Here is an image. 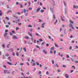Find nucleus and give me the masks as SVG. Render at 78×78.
Segmentation results:
<instances>
[{
	"label": "nucleus",
	"mask_w": 78,
	"mask_h": 78,
	"mask_svg": "<svg viewBox=\"0 0 78 78\" xmlns=\"http://www.w3.org/2000/svg\"><path fill=\"white\" fill-rule=\"evenodd\" d=\"M73 7L74 8H75L76 9H78V6L77 5H74Z\"/></svg>",
	"instance_id": "1"
},
{
	"label": "nucleus",
	"mask_w": 78,
	"mask_h": 78,
	"mask_svg": "<svg viewBox=\"0 0 78 78\" xmlns=\"http://www.w3.org/2000/svg\"><path fill=\"white\" fill-rule=\"evenodd\" d=\"M65 76L66 78H69V75L67 74H65Z\"/></svg>",
	"instance_id": "2"
},
{
	"label": "nucleus",
	"mask_w": 78,
	"mask_h": 78,
	"mask_svg": "<svg viewBox=\"0 0 78 78\" xmlns=\"http://www.w3.org/2000/svg\"><path fill=\"white\" fill-rule=\"evenodd\" d=\"M45 25V23H43L41 25V27L43 28H44Z\"/></svg>",
	"instance_id": "3"
},
{
	"label": "nucleus",
	"mask_w": 78,
	"mask_h": 78,
	"mask_svg": "<svg viewBox=\"0 0 78 78\" xmlns=\"http://www.w3.org/2000/svg\"><path fill=\"white\" fill-rule=\"evenodd\" d=\"M8 70H4V73H5V74H7V73L8 72Z\"/></svg>",
	"instance_id": "4"
},
{
	"label": "nucleus",
	"mask_w": 78,
	"mask_h": 78,
	"mask_svg": "<svg viewBox=\"0 0 78 78\" xmlns=\"http://www.w3.org/2000/svg\"><path fill=\"white\" fill-rule=\"evenodd\" d=\"M40 9H41V8L37 9L36 10V12H38L39 11Z\"/></svg>",
	"instance_id": "5"
},
{
	"label": "nucleus",
	"mask_w": 78,
	"mask_h": 78,
	"mask_svg": "<svg viewBox=\"0 0 78 78\" xmlns=\"http://www.w3.org/2000/svg\"><path fill=\"white\" fill-rule=\"evenodd\" d=\"M54 50V47H51L50 49V51H53Z\"/></svg>",
	"instance_id": "6"
},
{
	"label": "nucleus",
	"mask_w": 78,
	"mask_h": 78,
	"mask_svg": "<svg viewBox=\"0 0 78 78\" xmlns=\"http://www.w3.org/2000/svg\"><path fill=\"white\" fill-rule=\"evenodd\" d=\"M13 39H17V37L16 36H14L13 37Z\"/></svg>",
	"instance_id": "7"
},
{
	"label": "nucleus",
	"mask_w": 78,
	"mask_h": 78,
	"mask_svg": "<svg viewBox=\"0 0 78 78\" xmlns=\"http://www.w3.org/2000/svg\"><path fill=\"white\" fill-rule=\"evenodd\" d=\"M28 34L30 36H31V37H33V34H30V32H28Z\"/></svg>",
	"instance_id": "8"
},
{
	"label": "nucleus",
	"mask_w": 78,
	"mask_h": 78,
	"mask_svg": "<svg viewBox=\"0 0 78 78\" xmlns=\"http://www.w3.org/2000/svg\"><path fill=\"white\" fill-rule=\"evenodd\" d=\"M12 12V11L11 10H8L7 11V14H8V13H9V12L11 13Z\"/></svg>",
	"instance_id": "9"
},
{
	"label": "nucleus",
	"mask_w": 78,
	"mask_h": 78,
	"mask_svg": "<svg viewBox=\"0 0 78 78\" xmlns=\"http://www.w3.org/2000/svg\"><path fill=\"white\" fill-rule=\"evenodd\" d=\"M63 3H64V6H67V4H66V2L65 1H63Z\"/></svg>",
	"instance_id": "10"
},
{
	"label": "nucleus",
	"mask_w": 78,
	"mask_h": 78,
	"mask_svg": "<svg viewBox=\"0 0 78 78\" xmlns=\"http://www.w3.org/2000/svg\"><path fill=\"white\" fill-rule=\"evenodd\" d=\"M57 23H58V20L56 19V22H55V23H54V25H56V24Z\"/></svg>",
	"instance_id": "11"
},
{
	"label": "nucleus",
	"mask_w": 78,
	"mask_h": 78,
	"mask_svg": "<svg viewBox=\"0 0 78 78\" xmlns=\"http://www.w3.org/2000/svg\"><path fill=\"white\" fill-rule=\"evenodd\" d=\"M19 5H20V7L21 8H23V5L20 4H19Z\"/></svg>",
	"instance_id": "12"
},
{
	"label": "nucleus",
	"mask_w": 78,
	"mask_h": 78,
	"mask_svg": "<svg viewBox=\"0 0 78 78\" xmlns=\"http://www.w3.org/2000/svg\"><path fill=\"white\" fill-rule=\"evenodd\" d=\"M7 35H8V34L7 33H5L4 34V37H6Z\"/></svg>",
	"instance_id": "13"
},
{
	"label": "nucleus",
	"mask_w": 78,
	"mask_h": 78,
	"mask_svg": "<svg viewBox=\"0 0 78 78\" xmlns=\"http://www.w3.org/2000/svg\"><path fill=\"white\" fill-rule=\"evenodd\" d=\"M2 47L3 48H5V44H2Z\"/></svg>",
	"instance_id": "14"
},
{
	"label": "nucleus",
	"mask_w": 78,
	"mask_h": 78,
	"mask_svg": "<svg viewBox=\"0 0 78 78\" xmlns=\"http://www.w3.org/2000/svg\"><path fill=\"white\" fill-rule=\"evenodd\" d=\"M7 64H9V65H10V66H11V65H12V64H11V62H7Z\"/></svg>",
	"instance_id": "15"
},
{
	"label": "nucleus",
	"mask_w": 78,
	"mask_h": 78,
	"mask_svg": "<svg viewBox=\"0 0 78 78\" xmlns=\"http://www.w3.org/2000/svg\"><path fill=\"white\" fill-rule=\"evenodd\" d=\"M54 44L55 45V47H58V44H56V43H54Z\"/></svg>",
	"instance_id": "16"
},
{
	"label": "nucleus",
	"mask_w": 78,
	"mask_h": 78,
	"mask_svg": "<svg viewBox=\"0 0 78 78\" xmlns=\"http://www.w3.org/2000/svg\"><path fill=\"white\" fill-rule=\"evenodd\" d=\"M69 22H70V23H71V24H73V21H72L71 20H70Z\"/></svg>",
	"instance_id": "17"
},
{
	"label": "nucleus",
	"mask_w": 78,
	"mask_h": 78,
	"mask_svg": "<svg viewBox=\"0 0 78 78\" xmlns=\"http://www.w3.org/2000/svg\"><path fill=\"white\" fill-rule=\"evenodd\" d=\"M36 48H39V50H40L41 49V48H39V46H38L37 45H36Z\"/></svg>",
	"instance_id": "18"
},
{
	"label": "nucleus",
	"mask_w": 78,
	"mask_h": 78,
	"mask_svg": "<svg viewBox=\"0 0 78 78\" xmlns=\"http://www.w3.org/2000/svg\"><path fill=\"white\" fill-rule=\"evenodd\" d=\"M54 66L55 67L56 66L57 67H59V66H58V64H57V63H56L54 65Z\"/></svg>",
	"instance_id": "19"
},
{
	"label": "nucleus",
	"mask_w": 78,
	"mask_h": 78,
	"mask_svg": "<svg viewBox=\"0 0 78 78\" xmlns=\"http://www.w3.org/2000/svg\"><path fill=\"white\" fill-rule=\"evenodd\" d=\"M16 56H19V53L17 52H16Z\"/></svg>",
	"instance_id": "20"
},
{
	"label": "nucleus",
	"mask_w": 78,
	"mask_h": 78,
	"mask_svg": "<svg viewBox=\"0 0 78 78\" xmlns=\"http://www.w3.org/2000/svg\"><path fill=\"white\" fill-rule=\"evenodd\" d=\"M10 44H11V43H10V42H9V44H8L7 46V48H9V45H10Z\"/></svg>",
	"instance_id": "21"
},
{
	"label": "nucleus",
	"mask_w": 78,
	"mask_h": 78,
	"mask_svg": "<svg viewBox=\"0 0 78 78\" xmlns=\"http://www.w3.org/2000/svg\"><path fill=\"white\" fill-rule=\"evenodd\" d=\"M73 24H71V23H70V24H69V26L71 27H71H73Z\"/></svg>",
	"instance_id": "22"
},
{
	"label": "nucleus",
	"mask_w": 78,
	"mask_h": 78,
	"mask_svg": "<svg viewBox=\"0 0 78 78\" xmlns=\"http://www.w3.org/2000/svg\"><path fill=\"white\" fill-rule=\"evenodd\" d=\"M6 56H7V57H8L9 56V54L7 53L5 54Z\"/></svg>",
	"instance_id": "23"
},
{
	"label": "nucleus",
	"mask_w": 78,
	"mask_h": 78,
	"mask_svg": "<svg viewBox=\"0 0 78 78\" xmlns=\"http://www.w3.org/2000/svg\"><path fill=\"white\" fill-rule=\"evenodd\" d=\"M3 68H4V69H6V66L5 65H4L3 66Z\"/></svg>",
	"instance_id": "24"
},
{
	"label": "nucleus",
	"mask_w": 78,
	"mask_h": 78,
	"mask_svg": "<svg viewBox=\"0 0 78 78\" xmlns=\"http://www.w3.org/2000/svg\"><path fill=\"white\" fill-rule=\"evenodd\" d=\"M36 65V63L34 62L33 63L32 66H34Z\"/></svg>",
	"instance_id": "25"
},
{
	"label": "nucleus",
	"mask_w": 78,
	"mask_h": 78,
	"mask_svg": "<svg viewBox=\"0 0 78 78\" xmlns=\"http://www.w3.org/2000/svg\"><path fill=\"white\" fill-rule=\"evenodd\" d=\"M20 66H23V65H24V63H21L20 64Z\"/></svg>",
	"instance_id": "26"
},
{
	"label": "nucleus",
	"mask_w": 78,
	"mask_h": 78,
	"mask_svg": "<svg viewBox=\"0 0 78 78\" xmlns=\"http://www.w3.org/2000/svg\"><path fill=\"white\" fill-rule=\"evenodd\" d=\"M35 35H36V36H40V35L39 34H38V33L35 34Z\"/></svg>",
	"instance_id": "27"
},
{
	"label": "nucleus",
	"mask_w": 78,
	"mask_h": 78,
	"mask_svg": "<svg viewBox=\"0 0 78 78\" xmlns=\"http://www.w3.org/2000/svg\"><path fill=\"white\" fill-rule=\"evenodd\" d=\"M39 41L40 42H42V41H43V40L41 38L39 40Z\"/></svg>",
	"instance_id": "28"
},
{
	"label": "nucleus",
	"mask_w": 78,
	"mask_h": 78,
	"mask_svg": "<svg viewBox=\"0 0 78 78\" xmlns=\"http://www.w3.org/2000/svg\"><path fill=\"white\" fill-rule=\"evenodd\" d=\"M28 27H30V28H32V26L31 25H28Z\"/></svg>",
	"instance_id": "29"
},
{
	"label": "nucleus",
	"mask_w": 78,
	"mask_h": 78,
	"mask_svg": "<svg viewBox=\"0 0 78 78\" xmlns=\"http://www.w3.org/2000/svg\"><path fill=\"white\" fill-rule=\"evenodd\" d=\"M46 75H49V73H48V71H46Z\"/></svg>",
	"instance_id": "30"
},
{
	"label": "nucleus",
	"mask_w": 78,
	"mask_h": 78,
	"mask_svg": "<svg viewBox=\"0 0 78 78\" xmlns=\"http://www.w3.org/2000/svg\"><path fill=\"white\" fill-rule=\"evenodd\" d=\"M44 11V10H41L40 11V12H41V13H42V12H43Z\"/></svg>",
	"instance_id": "31"
},
{
	"label": "nucleus",
	"mask_w": 78,
	"mask_h": 78,
	"mask_svg": "<svg viewBox=\"0 0 78 78\" xmlns=\"http://www.w3.org/2000/svg\"><path fill=\"white\" fill-rule=\"evenodd\" d=\"M32 8L31 7H29V8L28 10H32Z\"/></svg>",
	"instance_id": "32"
},
{
	"label": "nucleus",
	"mask_w": 78,
	"mask_h": 78,
	"mask_svg": "<svg viewBox=\"0 0 78 78\" xmlns=\"http://www.w3.org/2000/svg\"><path fill=\"white\" fill-rule=\"evenodd\" d=\"M23 50H24V52H26V48H23Z\"/></svg>",
	"instance_id": "33"
},
{
	"label": "nucleus",
	"mask_w": 78,
	"mask_h": 78,
	"mask_svg": "<svg viewBox=\"0 0 78 78\" xmlns=\"http://www.w3.org/2000/svg\"><path fill=\"white\" fill-rule=\"evenodd\" d=\"M18 25L19 26L22 25V23H18Z\"/></svg>",
	"instance_id": "34"
},
{
	"label": "nucleus",
	"mask_w": 78,
	"mask_h": 78,
	"mask_svg": "<svg viewBox=\"0 0 78 78\" xmlns=\"http://www.w3.org/2000/svg\"><path fill=\"white\" fill-rule=\"evenodd\" d=\"M62 67H66V66L64 65H63L62 66Z\"/></svg>",
	"instance_id": "35"
},
{
	"label": "nucleus",
	"mask_w": 78,
	"mask_h": 78,
	"mask_svg": "<svg viewBox=\"0 0 78 78\" xmlns=\"http://www.w3.org/2000/svg\"><path fill=\"white\" fill-rule=\"evenodd\" d=\"M66 57L67 58H70V56H69V55H66Z\"/></svg>",
	"instance_id": "36"
},
{
	"label": "nucleus",
	"mask_w": 78,
	"mask_h": 78,
	"mask_svg": "<svg viewBox=\"0 0 78 78\" xmlns=\"http://www.w3.org/2000/svg\"><path fill=\"white\" fill-rule=\"evenodd\" d=\"M33 44V43L30 42H29V44H30V45H32V44Z\"/></svg>",
	"instance_id": "37"
},
{
	"label": "nucleus",
	"mask_w": 78,
	"mask_h": 78,
	"mask_svg": "<svg viewBox=\"0 0 78 78\" xmlns=\"http://www.w3.org/2000/svg\"><path fill=\"white\" fill-rule=\"evenodd\" d=\"M9 49L12 52L13 51V48H11V49Z\"/></svg>",
	"instance_id": "38"
},
{
	"label": "nucleus",
	"mask_w": 78,
	"mask_h": 78,
	"mask_svg": "<svg viewBox=\"0 0 78 78\" xmlns=\"http://www.w3.org/2000/svg\"><path fill=\"white\" fill-rule=\"evenodd\" d=\"M12 55H13V56H15V54L14 53V52H12Z\"/></svg>",
	"instance_id": "39"
},
{
	"label": "nucleus",
	"mask_w": 78,
	"mask_h": 78,
	"mask_svg": "<svg viewBox=\"0 0 78 78\" xmlns=\"http://www.w3.org/2000/svg\"><path fill=\"white\" fill-rule=\"evenodd\" d=\"M52 64H54V60H53L52 61Z\"/></svg>",
	"instance_id": "40"
},
{
	"label": "nucleus",
	"mask_w": 78,
	"mask_h": 78,
	"mask_svg": "<svg viewBox=\"0 0 78 78\" xmlns=\"http://www.w3.org/2000/svg\"><path fill=\"white\" fill-rule=\"evenodd\" d=\"M36 64H37V66L39 65V63H38V62H36Z\"/></svg>",
	"instance_id": "41"
},
{
	"label": "nucleus",
	"mask_w": 78,
	"mask_h": 78,
	"mask_svg": "<svg viewBox=\"0 0 78 78\" xmlns=\"http://www.w3.org/2000/svg\"><path fill=\"white\" fill-rule=\"evenodd\" d=\"M25 16H28V13H25Z\"/></svg>",
	"instance_id": "42"
},
{
	"label": "nucleus",
	"mask_w": 78,
	"mask_h": 78,
	"mask_svg": "<svg viewBox=\"0 0 78 78\" xmlns=\"http://www.w3.org/2000/svg\"><path fill=\"white\" fill-rule=\"evenodd\" d=\"M60 41H61V42H63V40L61 38L60 39Z\"/></svg>",
	"instance_id": "43"
},
{
	"label": "nucleus",
	"mask_w": 78,
	"mask_h": 78,
	"mask_svg": "<svg viewBox=\"0 0 78 78\" xmlns=\"http://www.w3.org/2000/svg\"><path fill=\"white\" fill-rule=\"evenodd\" d=\"M61 19H62V21H64V20L63 19L62 16H61Z\"/></svg>",
	"instance_id": "44"
},
{
	"label": "nucleus",
	"mask_w": 78,
	"mask_h": 78,
	"mask_svg": "<svg viewBox=\"0 0 78 78\" xmlns=\"http://www.w3.org/2000/svg\"><path fill=\"white\" fill-rule=\"evenodd\" d=\"M36 70V68H34V69H33L32 71L33 72H35V70Z\"/></svg>",
	"instance_id": "45"
},
{
	"label": "nucleus",
	"mask_w": 78,
	"mask_h": 78,
	"mask_svg": "<svg viewBox=\"0 0 78 78\" xmlns=\"http://www.w3.org/2000/svg\"><path fill=\"white\" fill-rule=\"evenodd\" d=\"M6 19H7V20H9V18L8 17H6Z\"/></svg>",
	"instance_id": "46"
},
{
	"label": "nucleus",
	"mask_w": 78,
	"mask_h": 78,
	"mask_svg": "<svg viewBox=\"0 0 78 78\" xmlns=\"http://www.w3.org/2000/svg\"><path fill=\"white\" fill-rule=\"evenodd\" d=\"M9 33H10V35H11V36H12L13 35V34H12L11 33V32H9Z\"/></svg>",
	"instance_id": "47"
},
{
	"label": "nucleus",
	"mask_w": 78,
	"mask_h": 78,
	"mask_svg": "<svg viewBox=\"0 0 78 78\" xmlns=\"http://www.w3.org/2000/svg\"><path fill=\"white\" fill-rule=\"evenodd\" d=\"M49 45V44H48V43H47V44H46V46H47V47H48V46Z\"/></svg>",
	"instance_id": "48"
},
{
	"label": "nucleus",
	"mask_w": 78,
	"mask_h": 78,
	"mask_svg": "<svg viewBox=\"0 0 78 78\" xmlns=\"http://www.w3.org/2000/svg\"><path fill=\"white\" fill-rule=\"evenodd\" d=\"M48 37H49V39H51V36H49Z\"/></svg>",
	"instance_id": "49"
},
{
	"label": "nucleus",
	"mask_w": 78,
	"mask_h": 78,
	"mask_svg": "<svg viewBox=\"0 0 78 78\" xmlns=\"http://www.w3.org/2000/svg\"><path fill=\"white\" fill-rule=\"evenodd\" d=\"M62 27L64 28V27H66V26L65 25H62Z\"/></svg>",
	"instance_id": "50"
},
{
	"label": "nucleus",
	"mask_w": 78,
	"mask_h": 78,
	"mask_svg": "<svg viewBox=\"0 0 78 78\" xmlns=\"http://www.w3.org/2000/svg\"><path fill=\"white\" fill-rule=\"evenodd\" d=\"M63 36H64V35H63L62 34L60 35L61 37H63Z\"/></svg>",
	"instance_id": "51"
},
{
	"label": "nucleus",
	"mask_w": 78,
	"mask_h": 78,
	"mask_svg": "<svg viewBox=\"0 0 78 78\" xmlns=\"http://www.w3.org/2000/svg\"><path fill=\"white\" fill-rule=\"evenodd\" d=\"M54 55H55V54H56V51H54Z\"/></svg>",
	"instance_id": "52"
},
{
	"label": "nucleus",
	"mask_w": 78,
	"mask_h": 78,
	"mask_svg": "<svg viewBox=\"0 0 78 78\" xmlns=\"http://www.w3.org/2000/svg\"><path fill=\"white\" fill-rule=\"evenodd\" d=\"M26 74L27 75H30V73L29 72V71L28 72V73H26Z\"/></svg>",
	"instance_id": "53"
},
{
	"label": "nucleus",
	"mask_w": 78,
	"mask_h": 78,
	"mask_svg": "<svg viewBox=\"0 0 78 78\" xmlns=\"http://www.w3.org/2000/svg\"><path fill=\"white\" fill-rule=\"evenodd\" d=\"M38 73L39 74H41V73H42V72L40 71Z\"/></svg>",
	"instance_id": "54"
},
{
	"label": "nucleus",
	"mask_w": 78,
	"mask_h": 78,
	"mask_svg": "<svg viewBox=\"0 0 78 78\" xmlns=\"http://www.w3.org/2000/svg\"><path fill=\"white\" fill-rule=\"evenodd\" d=\"M12 33H13V34H15V32H14V31L12 30Z\"/></svg>",
	"instance_id": "55"
},
{
	"label": "nucleus",
	"mask_w": 78,
	"mask_h": 78,
	"mask_svg": "<svg viewBox=\"0 0 78 78\" xmlns=\"http://www.w3.org/2000/svg\"><path fill=\"white\" fill-rule=\"evenodd\" d=\"M76 48H78V46L77 45L75 46Z\"/></svg>",
	"instance_id": "56"
},
{
	"label": "nucleus",
	"mask_w": 78,
	"mask_h": 78,
	"mask_svg": "<svg viewBox=\"0 0 78 78\" xmlns=\"http://www.w3.org/2000/svg\"><path fill=\"white\" fill-rule=\"evenodd\" d=\"M73 70H71L70 71V73H73Z\"/></svg>",
	"instance_id": "57"
},
{
	"label": "nucleus",
	"mask_w": 78,
	"mask_h": 78,
	"mask_svg": "<svg viewBox=\"0 0 78 78\" xmlns=\"http://www.w3.org/2000/svg\"><path fill=\"white\" fill-rule=\"evenodd\" d=\"M75 63H78V61H75Z\"/></svg>",
	"instance_id": "58"
},
{
	"label": "nucleus",
	"mask_w": 78,
	"mask_h": 78,
	"mask_svg": "<svg viewBox=\"0 0 78 78\" xmlns=\"http://www.w3.org/2000/svg\"><path fill=\"white\" fill-rule=\"evenodd\" d=\"M71 49H72V47L71 46H70V47L69 48V50H71Z\"/></svg>",
	"instance_id": "59"
},
{
	"label": "nucleus",
	"mask_w": 78,
	"mask_h": 78,
	"mask_svg": "<svg viewBox=\"0 0 78 78\" xmlns=\"http://www.w3.org/2000/svg\"><path fill=\"white\" fill-rule=\"evenodd\" d=\"M44 44H45V42H43L42 43V45H44Z\"/></svg>",
	"instance_id": "60"
},
{
	"label": "nucleus",
	"mask_w": 78,
	"mask_h": 78,
	"mask_svg": "<svg viewBox=\"0 0 78 78\" xmlns=\"http://www.w3.org/2000/svg\"><path fill=\"white\" fill-rule=\"evenodd\" d=\"M32 30H33V29L32 28L30 29V30H29L30 31V32H31V31H32Z\"/></svg>",
	"instance_id": "61"
},
{
	"label": "nucleus",
	"mask_w": 78,
	"mask_h": 78,
	"mask_svg": "<svg viewBox=\"0 0 78 78\" xmlns=\"http://www.w3.org/2000/svg\"><path fill=\"white\" fill-rule=\"evenodd\" d=\"M25 38H26V39H29V37H25Z\"/></svg>",
	"instance_id": "62"
},
{
	"label": "nucleus",
	"mask_w": 78,
	"mask_h": 78,
	"mask_svg": "<svg viewBox=\"0 0 78 78\" xmlns=\"http://www.w3.org/2000/svg\"><path fill=\"white\" fill-rule=\"evenodd\" d=\"M16 5H19V2H17L16 3Z\"/></svg>",
	"instance_id": "63"
},
{
	"label": "nucleus",
	"mask_w": 78,
	"mask_h": 78,
	"mask_svg": "<svg viewBox=\"0 0 78 78\" xmlns=\"http://www.w3.org/2000/svg\"><path fill=\"white\" fill-rule=\"evenodd\" d=\"M8 31V30H5V33H7V32Z\"/></svg>",
	"instance_id": "64"
}]
</instances>
